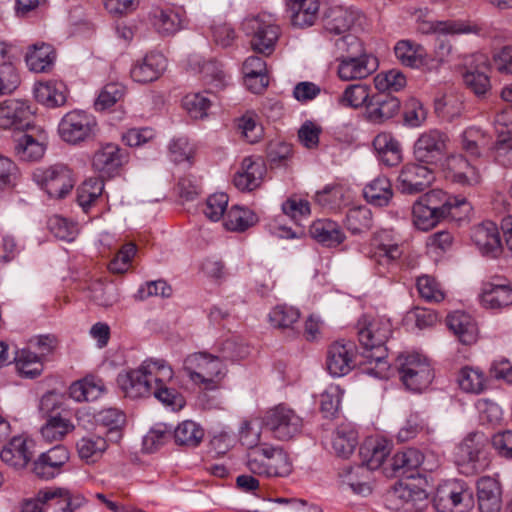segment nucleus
<instances>
[{
  "label": "nucleus",
  "mask_w": 512,
  "mask_h": 512,
  "mask_svg": "<svg viewBox=\"0 0 512 512\" xmlns=\"http://www.w3.org/2000/svg\"><path fill=\"white\" fill-rule=\"evenodd\" d=\"M260 429L250 421H244L240 430L242 444L252 449L247 455L248 470L258 476L267 478L287 477L293 471V464L288 453L280 446L261 445Z\"/></svg>",
  "instance_id": "obj_1"
},
{
  "label": "nucleus",
  "mask_w": 512,
  "mask_h": 512,
  "mask_svg": "<svg viewBox=\"0 0 512 512\" xmlns=\"http://www.w3.org/2000/svg\"><path fill=\"white\" fill-rule=\"evenodd\" d=\"M356 329L359 343L365 350L367 366L363 367V372L376 378L387 377L389 364L385 344L392 335L390 319L365 314L359 318Z\"/></svg>",
  "instance_id": "obj_2"
},
{
  "label": "nucleus",
  "mask_w": 512,
  "mask_h": 512,
  "mask_svg": "<svg viewBox=\"0 0 512 512\" xmlns=\"http://www.w3.org/2000/svg\"><path fill=\"white\" fill-rule=\"evenodd\" d=\"M189 379L206 390H216L226 376L227 369L218 357L206 352H196L188 355L183 363Z\"/></svg>",
  "instance_id": "obj_3"
},
{
  "label": "nucleus",
  "mask_w": 512,
  "mask_h": 512,
  "mask_svg": "<svg viewBox=\"0 0 512 512\" xmlns=\"http://www.w3.org/2000/svg\"><path fill=\"white\" fill-rule=\"evenodd\" d=\"M174 376L172 368L164 360H145L137 369L130 371V399L149 396L162 382Z\"/></svg>",
  "instance_id": "obj_4"
},
{
  "label": "nucleus",
  "mask_w": 512,
  "mask_h": 512,
  "mask_svg": "<svg viewBox=\"0 0 512 512\" xmlns=\"http://www.w3.org/2000/svg\"><path fill=\"white\" fill-rule=\"evenodd\" d=\"M396 367L405 388L415 393L426 390L435 376L429 360L418 353L398 356Z\"/></svg>",
  "instance_id": "obj_5"
},
{
  "label": "nucleus",
  "mask_w": 512,
  "mask_h": 512,
  "mask_svg": "<svg viewBox=\"0 0 512 512\" xmlns=\"http://www.w3.org/2000/svg\"><path fill=\"white\" fill-rule=\"evenodd\" d=\"M32 180L50 199L56 200L66 198L75 185L73 172L61 163L36 168Z\"/></svg>",
  "instance_id": "obj_6"
},
{
  "label": "nucleus",
  "mask_w": 512,
  "mask_h": 512,
  "mask_svg": "<svg viewBox=\"0 0 512 512\" xmlns=\"http://www.w3.org/2000/svg\"><path fill=\"white\" fill-rule=\"evenodd\" d=\"M242 30L250 38L253 51L265 56L274 52L280 35V28L274 23L270 15L262 14L247 17L242 22Z\"/></svg>",
  "instance_id": "obj_7"
},
{
  "label": "nucleus",
  "mask_w": 512,
  "mask_h": 512,
  "mask_svg": "<svg viewBox=\"0 0 512 512\" xmlns=\"http://www.w3.org/2000/svg\"><path fill=\"white\" fill-rule=\"evenodd\" d=\"M359 17V12L352 7L335 6L328 9L323 18V28L326 33L334 36H341L336 41L339 50L350 47L360 48L359 39L350 34L349 30Z\"/></svg>",
  "instance_id": "obj_8"
},
{
  "label": "nucleus",
  "mask_w": 512,
  "mask_h": 512,
  "mask_svg": "<svg viewBox=\"0 0 512 512\" xmlns=\"http://www.w3.org/2000/svg\"><path fill=\"white\" fill-rule=\"evenodd\" d=\"M229 197L226 193H215L210 195L204 204L202 212L211 222L220 221L227 212L228 221L224 224H257L261 218L251 209L238 205L228 208Z\"/></svg>",
  "instance_id": "obj_9"
},
{
  "label": "nucleus",
  "mask_w": 512,
  "mask_h": 512,
  "mask_svg": "<svg viewBox=\"0 0 512 512\" xmlns=\"http://www.w3.org/2000/svg\"><path fill=\"white\" fill-rule=\"evenodd\" d=\"M97 121L86 111L74 109L67 112L58 124L60 138L69 144H79L95 136Z\"/></svg>",
  "instance_id": "obj_10"
},
{
  "label": "nucleus",
  "mask_w": 512,
  "mask_h": 512,
  "mask_svg": "<svg viewBox=\"0 0 512 512\" xmlns=\"http://www.w3.org/2000/svg\"><path fill=\"white\" fill-rule=\"evenodd\" d=\"M346 56L338 59L337 74L342 81H355L365 79L378 68V60L375 56L362 51L360 48L350 47Z\"/></svg>",
  "instance_id": "obj_11"
},
{
  "label": "nucleus",
  "mask_w": 512,
  "mask_h": 512,
  "mask_svg": "<svg viewBox=\"0 0 512 512\" xmlns=\"http://www.w3.org/2000/svg\"><path fill=\"white\" fill-rule=\"evenodd\" d=\"M263 424L274 438L288 441L301 432L303 421L294 410L279 404L265 413Z\"/></svg>",
  "instance_id": "obj_12"
},
{
  "label": "nucleus",
  "mask_w": 512,
  "mask_h": 512,
  "mask_svg": "<svg viewBox=\"0 0 512 512\" xmlns=\"http://www.w3.org/2000/svg\"><path fill=\"white\" fill-rule=\"evenodd\" d=\"M449 137L439 129H430L423 132L414 143L413 154L415 159L426 165L437 164L447 152Z\"/></svg>",
  "instance_id": "obj_13"
},
{
  "label": "nucleus",
  "mask_w": 512,
  "mask_h": 512,
  "mask_svg": "<svg viewBox=\"0 0 512 512\" xmlns=\"http://www.w3.org/2000/svg\"><path fill=\"white\" fill-rule=\"evenodd\" d=\"M398 61L405 67L421 70L425 73L438 72L439 61L428 55L426 49L412 40H400L394 47Z\"/></svg>",
  "instance_id": "obj_14"
},
{
  "label": "nucleus",
  "mask_w": 512,
  "mask_h": 512,
  "mask_svg": "<svg viewBox=\"0 0 512 512\" xmlns=\"http://www.w3.org/2000/svg\"><path fill=\"white\" fill-rule=\"evenodd\" d=\"M443 173L446 180L462 186L477 185L481 181L475 160H468L461 154H451L446 157Z\"/></svg>",
  "instance_id": "obj_15"
},
{
  "label": "nucleus",
  "mask_w": 512,
  "mask_h": 512,
  "mask_svg": "<svg viewBox=\"0 0 512 512\" xmlns=\"http://www.w3.org/2000/svg\"><path fill=\"white\" fill-rule=\"evenodd\" d=\"M33 118L34 111L27 101L9 99L0 104V128L2 129L34 130Z\"/></svg>",
  "instance_id": "obj_16"
},
{
  "label": "nucleus",
  "mask_w": 512,
  "mask_h": 512,
  "mask_svg": "<svg viewBox=\"0 0 512 512\" xmlns=\"http://www.w3.org/2000/svg\"><path fill=\"white\" fill-rule=\"evenodd\" d=\"M48 144V134L41 127L27 132L15 139V155L25 162H36L43 158Z\"/></svg>",
  "instance_id": "obj_17"
},
{
  "label": "nucleus",
  "mask_w": 512,
  "mask_h": 512,
  "mask_svg": "<svg viewBox=\"0 0 512 512\" xmlns=\"http://www.w3.org/2000/svg\"><path fill=\"white\" fill-rule=\"evenodd\" d=\"M434 179V172L428 166L409 163L400 171L397 188L404 194H417L428 188Z\"/></svg>",
  "instance_id": "obj_18"
},
{
  "label": "nucleus",
  "mask_w": 512,
  "mask_h": 512,
  "mask_svg": "<svg viewBox=\"0 0 512 512\" xmlns=\"http://www.w3.org/2000/svg\"><path fill=\"white\" fill-rule=\"evenodd\" d=\"M445 201V192L441 189H433L421 196L412 207L413 224L427 221L438 224L443 220Z\"/></svg>",
  "instance_id": "obj_19"
},
{
  "label": "nucleus",
  "mask_w": 512,
  "mask_h": 512,
  "mask_svg": "<svg viewBox=\"0 0 512 512\" xmlns=\"http://www.w3.org/2000/svg\"><path fill=\"white\" fill-rule=\"evenodd\" d=\"M356 347L352 342L336 341L327 350L326 366L335 377L347 375L356 366Z\"/></svg>",
  "instance_id": "obj_20"
},
{
  "label": "nucleus",
  "mask_w": 512,
  "mask_h": 512,
  "mask_svg": "<svg viewBox=\"0 0 512 512\" xmlns=\"http://www.w3.org/2000/svg\"><path fill=\"white\" fill-rule=\"evenodd\" d=\"M490 65L484 54H474L466 62L462 74L465 85L476 95H484L490 89Z\"/></svg>",
  "instance_id": "obj_21"
},
{
  "label": "nucleus",
  "mask_w": 512,
  "mask_h": 512,
  "mask_svg": "<svg viewBox=\"0 0 512 512\" xmlns=\"http://www.w3.org/2000/svg\"><path fill=\"white\" fill-rule=\"evenodd\" d=\"M69 451L62 445L54 446L43 452L33 462V473L42 479H52L62 472V468L69 461Z\"/></svg>",
  "instance_id": "obj_22"
},
{
  "label": "nucleus",
  "mask_w": 512,
  "mask_h": 512,
  "mask_svg": "<svg viewBox=\"0 0 512 512\" xmlns=\"http://www.w3.org/2000/svg\"><path fill=\"white\" fill-rule=\"evenodd\" d=\"M400 100L390 94H373L366 105L365 119L372 124H383L398 114Z\"/></svg>",
  "instance_id": "obj_23"
},
{
  "label": "nucleus",
  "mask_w": 512,
  "mask_h": 512,
  "mask_svg": "<svg viewBox=\"0 0 512 512\" xmlns=\"http://www.w3.org/2000/svg\"><path fill=\"white\" fill-rule=\"evenodd\" d=\"M34 443L25 436L13 437L1 450L0 458L8 466L21 470L33 456Z\"/></svg>",
  "instance_id": "obj_24"
},
{
  "label": "nucleus",
  "mask_w": 512,
  "mask_h": 512,
  "mask_svg": "<svg viewBox=\"0 0 512 512\" xmlns=\"http://www.w3.org/2000/svg\"><path fill=\"white\" fill-rule=\"evenodd\" d=\"M167 67V59L160 52L147 53L130 69V78L138 83H149L157 80Z\"/></svg>",
  "instance_id": "obj_25"
},
{
  "label": "nucleus",
  "mask_w": 512,
  "mask_h": 512,
  "mask_svg": "<svg viewBox=\"0 0 512 512\" xmlns=\"http://www.w3.org/2000/svg\"><path fill=\"white\" fill-rule=\"evenodd\" d=\"M480 302L484 308L499 310L512 304V285L507 281L495 278L485 282L480 294Z\"/></svg>",
  "instance_id": "obj_26"
},
{
  "label": "nucleus",
  "mask_w": 512,
  "mask_h": 512,
  "mask_svg": "<svg viewBox=\"0 0 512 512\" xmlns=\"http://www.w3.org/2000/svg\"><path fill=\"white\" fill-rule=\"evenodd\" d=\"M266 168L260 159L246 157L233 177V183L241 191H252L262 182Z\"/></svg>",
  "instance_id": "obj_27"
},
{
  "label": "nucleus",
  "mask_w": 512,
  "mask_h": 512,
  "mask_svg": "<svg viewBox=\"0 0 512 512\" xmlns=\"http://www.w3.org/2000/svg\"><path fill=\"white\" fill-rule=\"evenodd\" d=\"M189 64L198 68L202 81L207 86L205 93H216L227 85L226 74L218 61L209 60L201 63L199 56H192Z\"/></svg>",
  "instance_id": "obj_28"
},
{
  "label": "nucleus",
  "mask_w": 512,
  "mask_h": 512,
  "mask_svg": "<svg viewBox=\"0 0 512 512\" xmlns=\"http://www.w3.org/2000/svg\"><path fill=\"white\" fill-rule=\"evenodd\" d=\"M373 147L381 164L394 167L401 163L402 147L391 133H379L373 140Z\"/></svg>",
  "instance_id": "obj_29"
},
{
  "label": "nucleus",
  "mask_w": 512,
  "mask_h": 512,
  "mask_svg": "<svg viewBox=\"0 0 512 512\" xmlns=\"http://www.w3.org/2000/svg\"><path fill=\"white\" fill-rule=\"evenodd\" d=\"M480 253L487 257H498L503 249L497 226H474L471 235Z\"/></svg>",
  "instance_id": "obj_30"
},
{
  "label": "nucleus",
  "mask_w": 512,
  "mask_h": 512,
  "mask_svg": "<svg viewBox=\"0 0 512 512\" xmlns=\"http://www.w3.org/2000/svg\"><path fill=\"white\" fill-rule=\"evenodd\" d=\"M67 93L66 84L57 80L39 82L34 88L36 100L48 108L63 106L67 101Z\"/></svg>",
  "instance_id": "obj_31"
},
{
  "label": "nucleus",
  "mask_w": 512,
  "mask_h": 512,
  "mask_svg": "<svg viewBox=\"0 0 512 512\" xmlns=\"http://www.w3.org/2000/svg\"><path fill=\"white\" fill-rule=\"evenodd\" d=\"M480 512H499L501 509V488L492 477H482L477 482Z\"/></svg>",
  "instance_id": "obj_32"
},
{
  "label": "nucleus",
  "mask_w": 512,
  "mask_h": 512,
  "mask_svg": "<svg viewBox=\"0 0 512 512\" xmlns=\"http://www.w3.org/2000/svg\"><path fill=\"white\" fill-rule=\"evenodd\" d=\"M92 166L102 177H112L121 166L118 145L108 143L101 146L93 155Z\"/></svg>",
  "instance_id": "obj_33"
},
{
  "label": "nucleus",
  "mask_w": 512,
  "mask_h": 512,
  "mask_svg": "<svg viewBox=\"0 0 512 512\" xmlns=\"http://www.w3.org/2000/svg\"><path fill=\"white\" fill-rule=\"evenodd\" d=\"M153 18V25L160 35L172 36L183 28L185 11L182 7L157 9Z\"/></svg>",
  "instance_id": "obj_34"
},
{
  "label": "nucleus",
  "mask_w": 512,
  "mask_h": 512,
  "mask_svg": "<svg viewBox=\"0 0 512 512\" xmlns=\"http://www.w3.org/2000/svg\"><path fill=\"white\" fill-rule=\"evenodd\" d=\"M104 182L99 177L83 181L76 190V202L85 214H90L101 200Z\"/></svg>",
  "instance_id": "obj_35"
},
{
  "label": "nucleus",
  "mask_w": 512,
  "mask_h": 512,
  "mask_svg": "<svg viewBox=\"0 0 512 512\" xmlns=\"http://www.w3.org/2000/svg\"><path fill=\"white\" fill-rule=\"evenodd\" d=\"M448 327L465 345H472L478 339V327L474 319L462 311H455L447 317Z\"/></svg>",
  "instance_id": "obj_36"
},
{
  "label": "nucleus",
  "mask_w": 512,
  "mask_h": 512,
  "mask_svg": "<svg viewBox=\"0 0 512 512\" xmlns=\"http://www.w3.org/2000/svg\"><path fill=\"white\" fill-rule=\"evenodd\" d=\"M288 12L294 26L305 28L313 25L318 17V0H288Z\"/></svg>",
  "instance_id": "obj_37"
},
{
  "label": "nucleus",
  "mask_w": 512,
  "mask_h": 512,
  "mask_svg": "<svg viewBox=\"0 0 512 512\" xmlns=\"http://www.w3.org/2000/svg\"><path fill=\"white\" fill-rule=\"evenodd\" d=\"M13 362L17 373L22 378H37L44 370L42 357L28 348L16 349L14 351Z\"/></svg>",
  "instance_id": "obj_38"
},
{
  "label": "nucleus",
  "mask_w": 512,
  "mask_h": 512,
  "mask_svg": "<svg viewBox=\"0 0 512 512\" xmlns=\"http://www.w3.org/2000/svg\"><path fill=\"white\" fill-rule=\"evenodd\" d=\"M390 453L388 443L383 440L367 439L360 447L361 466L368 472L378 469Z\"/></svg>",
  "instance_id": "obj_39"
},
{
  "label": "nucleus",
  "mask_w": 512,
  "mask_h": 512,
  "mask_svg": "<svg viewBox=\"0 0 512 512\" xmlns=\"http://www.w3.org/2000/svg\"><path fill=\"white\" fill-rule=\"evenodd\" d=\"M205 436L203 427L193 421L184 420L173 429V439L176 445L185 448L198 447Z\"/></svg>",
  "instance_id": "obj_40"
},
{
  "label": "nucleus",
  "mask_w": 512,
  "mask_h": 512,
  "mask_svg": "<svg viewBox=\"0 0 512 512\" xmlns=\"http://www.w3.org/2000/svg\"><path fill=\"white\" fill-rule=\"evenodd\" d=\"M104 391L102 380L94 376L76 381L69 388L70 397L77 402L95 401L103 395Z\"/></svg>",
  "instance_id": "obj_41"
},
{
  "label": "nucleus",
  "mask_w": 512,
  "mask_h": 512,
  "mask_svg": "<svg viewBox=\"0 0 512 512\" xmlns=\"http://www.w3.org/2000/svg\"><path fill=\"white\" fill-rule=\"evenodd\" d=\"M339 478L341 484L349 487L355 494L368 495L371 493L367 482L369 472L364 466H346L339 472Z\"/></svg>",
  "instance_id": "obj_42"
},
{
  "label": "nucleus",
  "mask_w": 512,
  "mask_h": 512,
  "mask_svg": "<svg viewBox=\"0 0 512 512\" xmlns=\"http://www.w3.org/2000/svg\"><path fill=\"white\" fill-rule=\"evenodd\" d=\"M25 60L31 71L46 72L54 63V48L46 43L34 44L27 52Z\"/></svg>",
  "instance_id": "obj_43"
},
{
  "label": "nucleus",
  "mask_w": 512,
  "mask_h": 512,
  "mask_svg": "<svg viewBox=\"0 0 512 512\" xmlns=\"http://www.w3.org/2000/svg\"><path fill=\"white\" fill-rule=\"evenodd\" d=\"M366 201L374 206L388 205L393 196L390 180L385 176L375 178L363 190Z\"/></svg>",
  "instance_id": "obj_44"
},
{
  "label": "nucleus",
  "mask_w": 512,
  "mask_h": 512,
  "mask_svg": "<svg viewBox=\"0 0 512 512\" xmlns=\"http://www.w3.org/2000/svg\"><path fill=\"white\" fill-rule=\"evenodd\" d=\"M370 86L365 83L349 84L338 97L337 103L343 108L365 107L371 98Z\"/></svg>",
  "instance_id": "obj_45"
},
{
  "label": "nucleus",
  "mask_w": 512,
  "mask_h": 512,
  "mask_svg": "<svg viewBox=\"0 0 512 512\" xmlns=\"http://www.w3.org/2000/svg\"><path fill=\"white\" fill-rule=\"evenodd\" d=\"M74 428V424L70 419L60 414L48 415L41 427L40 433L48 442L60 441L72 432Z\"/></svg>",
  "instance_id": "obj_46"
},
{
  "label": "nucleus",
  "mask_w": 512,
  "mask_h": 512,
  "mask_svg": "<svg viewBox=\"0 0 512 512\" xmlns=\"http://www.w3.org/2000/svg\"><path fill=\"white\" fill-rule=\"evenodd\" d=\"M358 444L357 432L350 425H340L334 433L332 447L335 453L343 458H348Z\"/></svg>",
  "instance_id": "obj_47"
},
{
  "label": "nucleus",
  "mask_w": 512,
  "mask_h": 512,
  "mask_svg": "<svg viewBox=\"0 0 512 512\" xmlns=\"http://www.w3.org/2000/svg\"><path fill=\"white\" fill-rule=\"evenodd\" d=\"M244 83L246 87L255 94L265 90V84H251V79L262 77L261 81H266L267 67L266 62L259 56H250L243 63Z\"/></svg>",
  "instance_id": "obj_48"
},
{
  "label": "nucleus",
  "mask_w": 512,
  "mask_h": 512,
  "mask_svg": "<svg viewBox=\"0 0 512 512\" xmlns=\"http://www.w3.org/2000/svg\"><path fill=\"white\" fill-rule=\"evenodd\" d=\"M423 458V454L414 448L397 452L392 458V469L394 472L412 478L414 477L412 472L422 464Z\"/></svg>",
  "instance_id": "obj_49"
},
{
  "label": "nucleus",
  "mask_w": 512,
  "mask_h": 512,
  "mask_svg": "<svg viewBox=\"0 0 512 512\" xmlns=\"http://www.w3.org/2000/svg\"><path fill=\"white\" fill-rule=\"evenodd\" d=\"M445 200L443 204V220H451L458 223L470 221L472 206L464 197L449 196L445 192Z\"/></svg>",
  "instance_id": "obj_50"
},
{
  "label": "nucleus",
  "mask_w": 512,
  "mask_h": 512,
  "mask_svg": "<svg viewBox=\"0 0 512 512\" xmlns=\"http://www.w3.org/2000/svg\"><path fill=\"white\" fill-rule=\"evenodd\" d=\"M417 31L421 34L443 33V34H467L472 32L471 26L458 21H421L418 23Z\"/></svg>",
  "instance_id": "obj_51"
},
{
  "label": "nucleus",
  "mask_w": 512,
  "mask_h": 512,
  "mask_svg": "<svg viewBox=\"0 0 512 512\" xmlns=\"http://www.w3.org/2000/svg\"><path fill=\"white\" fill-rule=\"evenodd\" d=\"M407 84L404 73L398 69L380 72L374 77V86L379 93L390 94L399 92Z\"/></svg>",
  "instance_id": "obj_52"
},
{
  "label": "nucleus",
  "mask_w": 512,
  "mask_h": 512,
  "mask_svg": "<svg viewBox=\"0 0 512 512\" xmlns=\"http://www.w3.org/2000/svg\"><path fill=\"white\" fill-rule=\"evenodd\" d=\"M53 497H60L65 502L62 512H75L86 503L83 495L61 487L46 488L40 494V498L44 501H50Z\"/></svg>",
  "instance_id": "obj_53"
},
{
  "label": "nucleus",
  "mask_w": 512,
  "mask_h": 512,
  "mask_svg": "<svg viewBox=\"0 0 512 512\" xmlns=\"http://www.w3.org/2000/svg\"><path fill=\"white\" fill-rule=\"evenodd\" d=\"M347 189L341 184H328L315 196L316 202L323 208L333 210L345 201Z\"/></svg>",
  "instance_id": "obj_54"
},
{
  "label": "nucleus",
  "mask_w": 512,
  "mask_h": 512,
  "mask_svg": "<svg viewBox=\"0 0 512 512\" xmlns=\"http://www.w3.org/2000/svg\"><path fill=\"white\" fill-rule=\"evenodd\" d=\"M126 93V87L117 82L106 84L99 92L94 101L96 111H105L122 100Z\"/></svg>",
  "instance_id": "obj_55"
},
{
  "label": "nucleus",
  "mask_w": 512,
  "mask_h": 512,
  "mask_svg": "<svg viewBox=\"0 0 512 512\" xmlns=\"http://www.w3.org/2000/svg\"><path fill=\"white\" fill-rule=\"evenodd\" d=\"M107 448V440L97 437H84L77 443L79 457L86 462H95Z\"/></svg>",
  "instance_id": "obj_56"
},
{
  "label": "nucleus",
  "mask_w": 512,
  "mask_h": 512,
  "mask_svg": "<svg viewBox=\"0 0 512 512\" xmlns=\"http://www.w3.org/2000/svg\"><path fill=\"white\" fill-rule=\"evenodd\" d=\"M300 312L298 309L288 305H277L269 313L270 324L278 329H292L298 322Z\"/></svg>",
  "instance_id": "obj_57"
},
{
  "label": "nucleus",
  "mask_w": 512,
  "mask_h": 512,
  "mask_svg": "<svg viewBox=\"0 0 512 512\" xmlns=\"http://www.w3.org/2000/svg\"><path fill=\"white\" fill-rule=\"evenodd\" d=\"M458 383L463 391L479 394L485 389L486 378L481 370L464 367L459 372Z\"/></svg>",
  "instance_id": "obj_58"
},
{
  "label": "nucleus",
  "mask_w": 512,
  "mask_h": 512,
  "mask_svg": "<svg viewBox=\"0 0 512 512\" xmlns=\"http://www.w3.org/2000/svg\"><path fill=\"white\" fill-rule=\"evenodd\" d=\"M153 395L167 409L178 412L186 405L185 397L175 388L165 385V382L154 388Z\"/></svg>",
  "instance_id": "obj_59"
},
{
  "label": "nucleus",
  "mask_w": 512,
  "mask_h": 512,
  "mask_svg": "<svg viewBox=\"0 0 512 512\" xmlns=\"http://www.w3.org/2000/svg\"><path fill=\"white\" fill-rule=\"evenodd\" d=\"M416 287L420 297L427 302L439 303L445 298V292L441 284L432 276L423 275L418 277Z\"/></svg>",
  "instance_id": "obj_60"
},
{
  "label": "nucleus",
  "mask_w": 512,
  "mask_h": 512,
  "mask_svg": "<svg viewBox=\"0 0 512 512\" xmlns=\"http://www.w3.org/2000/svg\"><path fill=\"white\" fill-rule=\"evenodd\" d=\"M343 390L339 385H329L320 395V410L324 417L333 418L339 411Z\"/></svg>",
  "instance_id": "obj_61"
},
{
  "label": "nucleus",
  "mask_w": 512,
  "mask_h": 512,
  "mask_svg": "<svg viewBox=\"0 0 512 512\" xmlns=\"http://www.w3.org/2000/svg\"><path fill=\"white\" fill-rule=\"evenodd\" d=\"M173 437V429L166 423H156L144 436L143 445L148 452H153Z\"/></svg>",
  "instance_id": "obj_62"
},
{
  "label": "nucleus",
  "mask_w": 512,
  "mask_h": 512,
  "mask_svg": "<svg viewBox=\"0 0 512 512\" xmlns=\"http://www.w3.org/2000/svg\"><path fill=\"white\" fill-rule=\"evenodd\" d=\"M309 232L313 239L327 247L339 245L345 239L340 226H310Z\"/></svg>",
  "instance_id": "obj_63"
},
{
  "label": "nucleus",
  "mask_w": 512,
  "mask_h": 512,
  "mask_svg": "<svg viewBox=\"0 0 512 512\" xmlns=\"http://www.w3.org/2000/svg\"><path fill=\"white\" fill-rule=\"evenodd\" d=\"M237 129L248 143H256L263 136V127L253 113H246L237 120Z\"/></svg>",
  "instance_id": "obj_64"
}]
</instances>
